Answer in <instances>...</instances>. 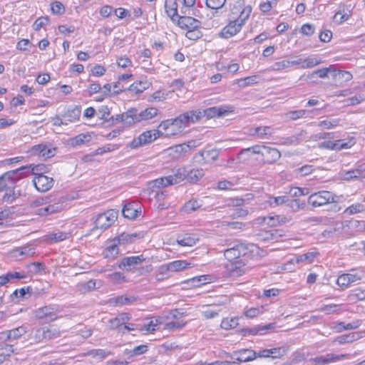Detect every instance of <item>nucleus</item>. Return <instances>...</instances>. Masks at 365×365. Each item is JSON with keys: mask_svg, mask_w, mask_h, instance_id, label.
Wrapping results in <instances>:
<instances>
[{"mask_svg": "<svg viewBox=\"0 0 365 365\" xmlns=\"http://www.w3.org/2000/svg\"><path fill=\"white\" fill-rule=\"evenodd\" d=\"M257 247L253 245H245L239 241H235L233 247H227L224 251L225 257L229 261L232 262L240 257H244L248 254L249 252H254Z\"/></svg>", "mask_w": 365, "mask_h": 365, "instance_id": "nucleus-1", "label": "nucleus"}, {"mask_svg": "<svg viewBox=\"0 0 365 365\" xmlns=\"http://www.w3.org/2000/svg\"><path fill=\"white\" fill-rule=\"evenodd\" d=\"M336 197V195L329 191L322 190L309 195L308 203L314 207H321L336 202L335 200Z\"/></svg>", "mask_w": 365, "mask_h": 365, "instance_id": "nucleus-2", "label": "nucleus"}, {"mask_svg": "<svg viewBox=\"0 0 365 365\" xmlns=\"http://www.w3.org/2000/svg\"><path fill=\"white\" fill-rule=\"evenodd\" d=\"M118 211L115 209L108 210L103 213L98 214L95 220L96 229L106 230L111 226L117 220Z\"/></svg>", "mask_w": 365, "mask_h": 365, "instance_id": "nucleus-3", "label": "nucleus"}, {"mask_svg": "<svg viewBox=\"0 0 365 365\" xmlns=\"http://www.w3.org/2000/svg\"><path fill=\"white\" fill-rule=\"evenodd\" d=\"M158 128L163 130V133L166 137L175 135L181 133L184 129L181 121L179 120L178 117L174 119L162 121Z\"/></svg>", "mask_w": 365, "mask_h": 365, "instance_id": "nucleus-4", "label": "nucleus"}, {"mask_svg": "<svg viewBox=\"0 0 365 365\" xmlns=\"http://www.w3.org/2000/svg\"><path fill=\"white\" fill-rule=\"evenodd\" d=\"M227 272L230 277L237 278L245 274L249 267L246 266L244 259L230 262L226 265Z\"/></svg>", "mask_w": 365, "mask_h": 365, "instance_id": "nucleus-5", "label": "nucleus"}, {"mask_svg": "<svg viewBox=\"0 0 365 365\" xmlns=\"http://www.w3.org/2000/svg\"><path fill=\"white\" fill-rule=\"evenodd\" d=\"M351 355L349 354H327L324 356H319L315 358L311 359L310 361L314 363L315 364L319 365H324L329 363L336 362L342 359H349Z\"/></svg>", "mask_w": 365, "mask_h": 365, "instance_id": "nucleus-6", "label": "nucleus"}, {"mask_svg": "<svg viewBox=\"0 0 365 365\" xmlns=\"http://www.w3.org/2000/svg\"><path fill=\"white\" fill-rule=\"evenodd\" d=\"M57 307L54 305L45 306L35 310L36 317L38 319H46L48 321H54L58 318L56 315Z\"/></svg>", "mask_w": 365, "mask_h": 365, "instance_id": "nucleus-7", "label": "nucleus"}, {"mask_svg": "<svg viewBox=\"0 0 365 365\" xmlns=\"http://www.w3.org/2000/svg\"><path fill=\"white\" fill-rule=\"evenodd\" d=\"M202 117V113L199 110H189L178 116L184 128L191 123L197 122Z\"/></svg>", "mask_w": 365, "mask_h": 365, "instance_id": "nucleus-8", "label": "nucleus"}, {"mask_svg": "<svg viewBox=\"0 0 365 365\" xmlns=\"http://www.w3.org/2000/svg\"><path fill=\"white\" fill-rule=\"evenodd\" d=\"M34 185L40 192H46L53 185V180L44 175L35 176L33 180Z\"/></svg>", "mask_w": 365, "mask_h": 365, "instance_id": "nucleus-9", "label": "nucleus"}, {"mask_svg": "<svg viewBox=\"0 0 365 365\" xmlns=\"http://www.w3.org/2000/svg\"><path fill=\"white\" fill-rule=\"evenodd\" d=\"M232 358L239 362H248L256 359V351L242 349L233 352Z\"/></svg>", "mask_w": 365, "mask_h": 365, "instance_id": "nucleus-10", "label": "nucleus"}, {"mask_svg": "<svg viewBox=\"0 0 365 365\" xmlns=\"http://www.w3.org/2000/svg\"><path fill=\"white\" fill-rule=\"evenodd\" d=\"M115 120L118 122H123L125 125H130L134 123L139 121L138 110L133 108L120 115H117Z\"/></svg>", "mask_w": 365, "mask_h": 365, "instance_id": "nucleus-11", "label": "nucleus"}, {"mask_svg": "<svg viewBox=\"0 0 365 365\" xmlns=\"http://www.w3.org/2000/svg\"><path fill=\"white\" fill-rule=\"evenodd\" d=\"M232 108L230 106H214L208 108L202 111V116L206 115L207 118L220 117L225 114L232 112Z\"/></svg>", "mask_w": 365, "mask_h": 365, "instance_id": "nucleus-12", "label": "nucleus"}, {"mask_svg": "<svg viewBox=\"0 0 365 365\" xmlns=\"http://www.w3.org/2000/svg\"><path fill=\"white\" fill-rule=\"evenodd\" d=\"M33 153L38 155L43 158L53 157L56 153L55 148L46 144H39L32 148Z\"/></svg>", "mask_w": 365, "mask_h": 365, "instance_id": "nucleus-13", "label": "nucleus"}, {"mask_svg": "<svg viewBox=\"0 0 365 365\" xmlns=\"http://www.w3.org/2000/svg\"><path fill=\"white\" fill-rule=\"evenodd\" d=\"M145 260V258L143 255L127 257H124L121 260L118 267L120 269H125L128 270L130 269L132 267H134L135 266L141 264Z\"/></svg>", "mask_w": 365, "mask_h": 365, "instance_id": "nucleus-14", "label": "nucleus"}, {"mask_svg": "<svg viewBox=\"0 0 365 365\" xmlns=\"http://www.w3.org/2000/svg\"><path fill=\"white\" fill-rule=\"evenodd\" d=\"M178 18V24L181 29L188 30L200 26V22L193 17L183 16Z\"/></svg>", "mask_w": 365, "mask_h": 365, "instance_id": "nucleus-15", "label": "nucleus"}, {"mask_svg": "<svg viewBox=\"0 0 365 365\" xmlns=\"http://www.w3.org/2000/svg\"><path fill=\"white\" fill-rule=\"evenodd\" d=\"M242 29L240 23L235 19L231 21L221 31V36L223 38H228L237 34Z\"/></svg>", "mask_w": 365, "mask_h": 365, "instance_id": "nucleus-16", "label": "nucleus"}, {"mask_svg": "<svg viewBox=\"0 0 365 365\" xmlns=\"http://www.w3.org/2000/svg\"><path fill=\"white\" fill-rule=\"evenodd\" d=\"M361 277L357 274H342L336 280V284L343 289L348 287L352 282L360 280Z\"/></svg>", "mask_w": 365, "mask_h": 365, "instance_id": "nucleus-17", "label": "nucleus"}, {"mask_svg": "<svg viewBox=\"0 0 365 365\" xmlns=\"http://www.w3.org/2000/svg\"><path fill=\"white\" fill-rule=\"evenodd\" d=\"M262 157L267 163H272L280 158L281 153L277 148L265 146Z\"/></svg>", "mask_w": 365, "mask_h": 365, "instance_id": "nucleus-18", "label": "nucleus"}, {"mask_svg": "<svg viewBox=\"0 0 365 365\" xmlns=\"http://www.w3.org/2000/svg\"><path fill=\"white\" fill-rule=\"evenodd\" d=\"M205 175L202 168H193L186 170V179L190 183H197Z\"/></svg>", "mask_w": 365, "mask_h": 365, "instance_id": "nucleus-19", "label": "nucleus"}, {"mask_svg": "<svg viewBox=\"0 0 365 365\" xmlns=\"http://www.w3.org/2000/svg\"><path fill=\"white\" fill-rule=\"evenodd\" d=\"M136 207L137 205L134 202L125 204L122 210L123 215L130 220L135 219L138 215V210Z\"/></svg>", "mask_w": 365, "mask_h": 365, "instance_id": "nucleus-20", "label": "nucleus"}, {"mask_svg": "<svg viewBox=\"0 0 365 365\" xmlns=\"http://www.w3.org/2000/svg\"><path fill=\"white\" fill-rule=\"evenodd\" d=\"M168 177L171 185L178 184L186 179V170L185 168H180Z\"/></svg>", "mask_w": 365, "mask_h": 365, "instance_id": "nucleus-21", "label": "nucleus"}, {"mask_svg": "<svg viewBox=\"0 0 365 365\" xmlns=\"http://www.w3.org/2000/svg\"><path fill=\"white\" fill-rule=\"evenodd\" d=\"M264 148H265V145H257L250 148L242 149L238 154L237 159L240 162L245 161V158H244V155L250 153V150H252V154H257L263 156Z\"/></svg>", "mask_w": 365, "mask_h": 365, "instance_id": "nucleus-22", "label": "nucleus"}, {"mask_svg": "<svg viewBox=\"0 0 365 365\" xmlns=\"http://www.w3.org/2000/svg\"><path fill=\"white\" fill-rule=\"evenodd\" d=\"M137 298L133 295H121L116 297L111 298L110 303L114 304L118 306H123L126 304H130L135 302Z\"/></svg>", "mask_w": 365, "mask_h": 365, "instance_id": "nucleus-23", "label": "nucleus"}, {"mask_svg": "<svg viewBox=\"0 0 365 365\" xmlns=\"http://www.w3.org/2000/svg\"><path fill=\"white\" fill-rule=\"evenodd\" d=\"M26 333V327L21 326L17 328L9 330L6 332H3L2 334H5L6 336L7 341H13L19 339L24 334Z\"/></svg>", "mask_w": 365, "mask_h": 365, "instance_id": "nucleus-24", "label": "nucleus"}, {"mask_svg": "<svg viewBox=\"0 0 365 365\" xmlns=\"http://www.w3.org/2000/svg\"><path fill=\"white\" fill-rule=\"evenodd\" d=\"M332 78L336 83H342L350 81L352 78V75L348 71L340 70L337 71L334 68L332 71Z\"/></svg>", "mask_w": 365, "mask_h": 365, "instance_id": "nucleus-25", "label": "nucleus"}, {"mask_svg": "<svg viewBox=\"0 0 365 365\" xmlns=\"http://www.w3.org/2000/svg\"><path fill=\"white\" fill-rule=\"evenodd\" d=\"M362 337L361 332H352L348 334H344L338 336L335 341L340 344L351 343Z\"/></svg>", "mask_w": 365, "mask_h": 365, "instance_id": "nucleus-26", "label": "nucleus"}, {"mask_svg": "<svg viewBox=\"0 0 365 365\" xmlns=\"http://www.w3.org/2000/svg\"><path fill=\"white\" fill-rule=\"evenodd\" d=\"M274 327V324H267V325H264V326H257V327H255L253 328H245V329H242L241 330V332L242 333V334L244 336H247V335H256L258 333H260V334H262V331H267V329H270V328H273Z\"/></svg>", "mask_w": 365, "mask_h": 365, "instance_id": "nucleus-27", "label": "nucleus"}, {"mask_svg": "<svg viewBox=\"0 0 365 365\" xmlns=\"http://www.w3.org/2000/svg\"><path fill=\"white\" fill-rule=\"evenodd\" d=\"M101 286V282L96 279H91L85 283H81L78 285V290L81 293L90 292L93 290L96 289Z\"/></svg>", "mask_w": 365, "mask_h": 365, "instance_id": "nucleus-28", "label": "nucleus"}, {"mask_svg": "<svg viewBox=\"0 0 365 365\" xmlns=\"http://www.w3.org/2000/svg\"><path fill=\"white\" fill-rule=\"evenodd\" d=\"M219 150L211 149L202 150L199 153V156L202 158V160L205 163H209L210 160H216L219 156Z\"/></svg>", "mask_w": 365, "mask_h": 365, "instance_id": "nucleus-29", "label": "nucleus"}, {"mask_svg": "<svg viewBox=\"0 0 365 365\" xmlns=\"http://www.w3.org/2000/svg\"><path fill=\"white\" fill-rule=\"evenodd\" d=\"M165 9L168 15L175 20V17H178V4L176 0H165Z\"/></svg>", "mask_w": 365, "mask_h": 365, "instance_id": "nucleus-30", "label": "nucleus"}, {"mask_svg": "<svg viewBox=\"0 0 365 365\" xmlns=\"http://www.w3.org/2000/svg\"><path fill=\"white\" fill-rule=\"evenodd\" d=\"M197 241L198 239L194 235H185L182 238L177 239L178 244L185 247H192Z\"/></svg>", "mask_w": 365, "mask_h": 365, "instance_id": "nucleus-31", "label": "nucleus"}, {"mask_svg": "<svg viewBox=\"0 0 365 365\" xmlns=\"http://www.w3.org/2000/svg\"><path fill=\"white\" fill-rule=\"evenodd\" d=\"M158 114V109L153 107L148 108L138 113V120H147L153 118Z\"/></svg>", "mask_w": 365, "mask_h": 365, "instance_id": "nucleus-32", "label": "nucleus"}, {"mask_svg": "<svg viewBox=\"0 0 365 365\" xmlns=\"http://www.w3.org/2000/svg\"><path fill=\"white\" fill-rule=\"evenodd\" d=\"M186 149L187 147L185 146V144L182 143L170 147L168 150L169 151V155H172L173 158H180L187 153Z\"/></svg>", "mask_w": 365, "mask_h": 365, "instance_id": "nucleus-33", "label": "nucleus"}, {"mask_svg": "<svg viewBox=\"0 0 365 365\" xmlns=\"http://www.w3.org/2000/svg\"><path fill=\"white\" fill-rule=\"evenodd\" d=\"M202 206V203L197 200L187 201L182 207L181 210L187 214L195 212Z\"/></svg>", "mask_w": 365, "mask_h": 365, "instance_id": "nucleus-34", "label": "nucleus"}, {"mask_svg": "<svg viewBox=\"0 0 365 365\" xmlns=\"http://www.w3.org/2000/svg\"><path fill=\"white\" fill-rule=\"evenodd\" d=\"M118 240V243L119 245L121 244H128L132 243L135 241L136 239L139 238L138 235L137 234H130L127 232H123L120 234L119 236L115 237Z\"/></svg>", "mask_w": 365, "mask_h": 365, "instance_id": "nucleus-35", "label": "nucleus"}, {"mask_svg": "<svg viewBox=\"0 0 365 365\" xmlns=\"http://www.w3.org/2000/svg\"><path fill=\"white\" fill-rule=\"evenodd\" d=\"M81 113V108L78 106H75L71 109H68L65 113L64 117L68 121L74 122L79 119Z\"/></svg>", "mask_w": 365, "mask_h": 365, "instance_id": "nucleus-36", "label": "nucleus"}, {"mask_svg": "<svg viewBox=\"0 0 365 365\" xmlns=\"http://www.w3.org/2000/svg\"><path fill=\"white\" fill-rule=\"evenodd\" d=\"M171 272H179L190 267V263L185 260H176L168 263Z\"/></svg>", "mask_w": 365, "mask_h": 365, "instance_id": "nucleus-37", "label": "nucleus"}, {"mask_svg": "<svg viewBox=\"0 0 365 365\" xmlns=\"http://www.w3.org/2000/svg\"><path fill=\"white\" fill-rule=\"evenodd\" d=\"M150 83L148 82H135L128 87V91L135 92V93H143L149 87Z\"/></svg>", "mask_w": 365, "mask_h": 365, "instance_id": "nucleus-38", "label": "nucleus"}, {"mask_svg": "<svg viewBox=\"0 0 365 365\" xmlns=\"http://www.w3.org/2000/svg\"><path fill=\"white\" fill-rule=\"evenodd\" d=\"M91 139L90 135L81 133L70 139V143L73 146L80 145L89 142Z\"/></svg>", "mask_w": 365, "mask_h": 365, "instance_id": "nucleus-39", "label": "nucleus"}, {"mask_svg": "<svg viewBox=\"0 0 365 365\" xmlns=\"http://www.w3.org/2000/svg\"><path fill=\"white\" fill-rule=\"evenodd\" d=\"M289 201V198L287 196H278L273 197L270 196L268 198L267 202L271 207H276L279 205H284Z\"/></svg>", "mask_w": 365, "mask_h": 365, "instance_id": "nucleus-40", "label": "nucleus"}, {"mask_svg": "<svg viewBox=\"0 0 365 365\" xmlns=\"http://www.w3.org/2000/svg\"><path fill=\"white\" fill-rule=\"evenodd\" d=\"M160 318L155 319V322L151 320L148 324L140 327L139 330L143 334L152 333L155 330V327L160 323Z\"/></svg>", "mask_w": 365, "mask_h": 365, "instance_id": "nucleus-41", "label": "nucleus"}, {"mask_svg": "<svg viewBox=\"0 0 365 365\" xmlns=\"http://www.w3.org/2000/svg\"><path fill=\"white\" fill-rule=\"evenodd\" d=\"M24 169H29L31 170V172L33 175H35L36 176H38L39 175H43V173L46 170V167L44 165L38 164L36 165L30 164L26 166L21 167L19 170H24Z\"/></svg>", "mask_w": 365, "mask_h": 365, "instance_id": "nucleus-42", "label": "nucleus"}, {"mask_svg": "<svg viewBox=\"0 0 365 365\" xmlns=\"http://www.w3.org/2000/svg\"><path fill=\"white\" fill-rule=\"evenodd\" d=\"M318 255L317 252H307L303 255H296L294 257V260L297 264H299L302 262H308L309 263L312 262L314 258Z\"/></svg>", "mask_w": 365, "mask_h": 365, "instance_id": "nucleus-43", "label": "nucleus"}, {"mask_svg": "<svg viewBox=\"0 0 365 365\" xmlns=\"http://www.w3.org/2000/svg\"><path fill=\"white\" fill-rule=\"evenodd\" d=\"M118 240L116 238L113 239L110 245H108L106 250V257H114L118 254L119 249L118 247Z\"/></svg>", "mask_w": 365, "mask_h": 365, "instance_id": "nucleus-44", "label": "nucleus"}, {"mask_svg": "<svg viewBox=\"0 0 365 365\" xmlns=\"http://www.w3.org/2000/svg\"><path fill=\"white\" fill-rule=\"evenodd\" d=\"M307 111L306 110H291L284 114L285 117L291 120H297L299 118H304Z\"/></svg>", "mask_w": 365, "mask_h": 365, "instance_id": "nucleus-45", "label": "nucleus"}, {"mask_svg": "<svg viewBox=\"0 0 365 365\" xmlns=\"http://www.w3.org/2000/svg\"><path fill=\"white\" fill-rule=\"evenodd\" d=\"M43 334L45 339H51L57 338L60 336V331L54 327H43Z\"/></svg>", "mask_w": 365, "mask_h": 365, "instance_id": "nucleus-46", "label": "nucleus"}, {"mask_svg": "<svg viewBox=\"0 0 365 365\" xmlns=\"http://www.w3.org/2000/svg\"><path fill=\"white\" fill-rule=\"evenodd\" d=\"M252 12V7L250 6H247L243 8V9L240 11V14L237 19L235 20L240 23V25L242 26V25L245 24L246 20L248 19L250 14Z\"/></svg>", "mask_w": 365, "mask_h": 365, "instance_id": "nucleus-47", "label": "nucleus"}, {"mask_svg": "<svg viewBox=\"0 0 365 365\" xmlns=\"http://www.w3.org/2000/svg\"><path fill=\"white\" fill-rule=\"evenodd\" d=\"M33 250L31 246L22 247L14 250V254L16 257L20 256H31L34 254Z\"/></svg>", "mask_w": 365, "mask_h": 365, "instance_id": "nucleus-48", "label": "nucleus"}, {"mask_svg": "<svg viewBox=\"0 0 365 365\" xmlns=\"http://www.w3.org/2000/svg\"><path fill=\"white\" fill-rule=\"evenodd\" d=\"M361 324V321L359 319L355 320L351 323L345 324L344 322H340L338 324L339 331L342 330H351L358 328Z\"/></svg>", "mask_w": 365, "mask_h": 365, "instance_id": "nucleus-49", "label": "nucleus"}, {"mask_svg": "<svg viewBox=\"0 0 365 365\" xmlns=\"http://www.w3.org/2000/svg\"><path fill=\"white\" fill-rule=\"evenodd\" d=\"M334 70V68L329 67V68H324L321 69H317L314 71H313L310 75L308 76V78H313L315 76H318L319 78H325L328 76V73H331L332 76V71Z\"/></svg>", "mask_w": 365, "mask_h": 365, "instance_id": "nucleus-50", "label": "nucleus"}, {"mask_svg": "<svg viewBox=\"0 0 365 365\" xmlns=\"http://www.w3.org/2000/svg\"><path fill=\"white\" fill-rule=\"evenodd\" d=\"M109 354H110V352L106 351L104 349H92L86 353V355L92 356L99 359H103Z\"/></svg>", "mask_w": 365, "mask_h": 365, "instance_id": "nucleus-51", "label": "nucleus"}, {"mask_svg": "<svg viewBox=\"0 0 365 365\" xmlns=\"http://www.w3.org/2000/svg\"><path fill=\"white\" fill-rule=\"evenodd\" d=\"M339 119H326L319 122V126L325 129H331L339 125Z\"/></svg>", "mask_w": 365, "mask_h": 365, "instance_id": "nucleus-52", "label": "nucleus"}, {"mask_svg": "<svg viewBox=\"0 0 365 365\" xmlns=\"http://www.w3.org/2000/svg\"><path fill=\"white\" fill-rule=\"evenodd\" d=\"M168 180V177L166 176L153 180L152 182H150V184L152 185L153 187L160 188L168 185H171Z\"/></svg>", "mask_w": 365, "mask_h": 365, "instance_id": "nucleus-53", "label": "nucleus"}, {"mask_svg": "<svg viewBox=\"0 0 365 365\" xmlns=\"http://www.w3.org/2000/svg\"><path fill=\"white\" fill-rule=\"evenodd\" d=\"M321 63V60L318 59L315 57H308L304 59L303 65L302 66V68H312L317 65H319Z\"/></svg>", "mask_w": 365, "mask_h": 365, "instance_id": "nucleus-54", "label": "nucleus"}, {"mask_svg": "<svg viewBox=\"0 0 365 365\" xmlns=\"http://www.w3.org/2000/svg\"><path fill=\"white\" fill-rule=\"evenodd\" d=\"M118 147L119 146L118 145L108 144L103 147L98 148V149H96V151L94 152V153L93 154V155H103L106 153L113 151V150L118 149Z\"/></svg>", "mask_w": 365, "mask_h": 365, "instance_id": "nucleus-55", "label": "nucleus"}, {"mask_svg": "<svg viewBox=\"0 0 365 365\" xmlns=\"http://www.w3.org/2000/svg\"><path fill=\"white\" fill-rule=\"evenodd\" d=\"M365 210V206L361 203H356L351 205V206L348 207L344 212L348 213L349 215H354L356 213L361 212Z\"/></svg>", "mask_w": 365, "mask_h": 365, "instance_id": "nucleus-56", "label": "nucleus"}, {"mask_svg": "<svg viewBox=\"0 0 365 365\" xmlns=\"http://www.w3.org/2000/svg\"><path fill=\"white\" fill-rule=\"evenodd\" d=\"M225 2L226 0H205L207 7L215 10L221 9Z\"/></svg>", "mask_w": 365, "mask_h": 365, "instance_id": "nucleus-57", "label": "nucleus"}, {"mask_svg": "<svg viewBox=\"0 0 365 365\" xmlns=\"http://www.w3.org/2000/svg\"><path fill=\"white\" fill-rule=\"evenodd\" d=\"M269 349L272 359L281 358L285 355L287 352V349L284 346L275 347Z\"/></svg>", "mask_w": 365, "mask_h": 365, "instance_id": "nucleus-58", "label": "nucleus"}, {"mask_svg": "<svg viewBox=\"0 0 365 365\" xmlns=\"http://www.w3.org/2000/svg\"><path fill=\"white\" fill-rule=\"evenodd\" d=\"M202 36V32L199 30V28L192 29L187 30L185 36L190 40H197Z\"/></svg>", "mask_w": 365, "mask_h": 365, "instance_id": "nucleus-59", "label": "nucleus"}, {"mask_svg": "<svg viewBox=\"0 0 365 365\" xmlns=\"http://www.w3.org/2000/svg\"><path fill=\"white\" fill-rule=\"evenodd\" d=\"M237 319L236 318H232V319H224L221 322V327L225 329H229L235 328L237 324Z\"/></svg>", "mask_w": 365, "mask_h": 365, "instance_id": "nucleus-60", "label": "nucleus"}, {"mask_svg": "<svg viewBox=\"0 0 365 365\" xmlns=\"http://www.w3.org/2000/svg\"><path fill=\"white\" fill-rule=\"evenodd\" d=\"M29 272L31 274L39 273L44 268V265L40 262H35L26 265Z\"/></svg>", "mask_w": 365, "mask_h": 365, "instance_id": "nucleus-61", "label": "nucleus"}, {"mask_svg": "<svg viewBox=\"0 0 365 365\" xmlns=\"http://www.w3.org/2000/svg\"><path fill=\"white\" fill-rule=\"evenodd\" d=\"M68 237V234L63 232H57L51 233L48 235V239L54 241L55 242L63 241Z\"/></svg>", "mask_w": 365, "mask_h": 365, "instance_id": "nucleus-62", "label": "nucleus"}, {"mask_svg": "<svg viewBox=\"0 0 365 365\" xmlns=\"http://www.w3.org/2000/svg\"><path fill=\"white\" fill-rule=\"evenodd\" d=\"M51 9L53 14L61 15L65 12V7L60 1L53 2Z\"/></svg>", "mask_w": 365, "mask_h": 365, "instance_id": "nucleus-63", "label": "nucleus"}, {"mask_svg": "<svg viewBox=\"0 0 365 365\" xmlns=\"http://www.w3.org/2000/svg\"><path fill=\"white\" fill-rule=\"evenodd\" d=\"M48 21H49L48 16L39 17L35 21V22L33 25V28L35 31H38L41 29V28H42L46 24H47Z\"/></svg>", "mask_w": 365, "mask_h": 365, "instance_id": "nucleus-64", "label": "nucleus"}]
</instances>
